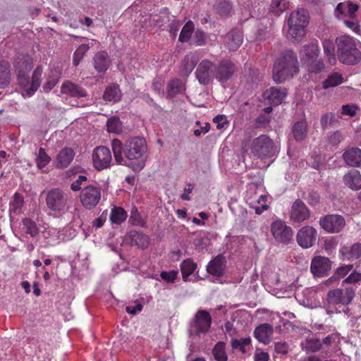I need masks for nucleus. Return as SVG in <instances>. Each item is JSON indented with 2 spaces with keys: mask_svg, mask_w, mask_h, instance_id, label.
<instances>
[{
  "mask_svg": "<svg viewBox=\"0 0 361 361\" xmlns=\"http://www.w3.org/2000/svg\"><path fill=\"white\" fill-rule=\"evenodd\" d=\"M111 149L117 164L127 166L134 171H140L145 167L147 145L144 138L133 137L124 143L118 139H113Z\"/></svg>",
  "mask_w": 361,
  "mask_h": 361,
  "instance_id": "f257e3e1",
  "label": "nucleus"
},
{
  "mask_svg": "<svg viewBox=\"0 0 361 361\" xmlns=\"http://www.w3.org/2000/svg\"><path fill=\"white\" fill-rule=\"evenodd\" d=\"M16 73L17 82L24 89L25 94L31 97L37 90L41 84L42 68L40 66L34 70L30 82V71L33 67L32 58L27 54H18L13 63Z\"/></svg>",
  "mask_w": 361,
  "mask_h": 361,
  "instance_id": "f03ea898",
  "label": "nucleus"
},
{
  "mask_svg": "<svg viewBox=\"0 0 361 361\" xmlns=\"http://www.w3.org/2000/svg\"><path fill=\"white\" fill-rule=\"evenodd\" d=\"M299 71L297 54L291 49L281 52L273 67V79L276 83H282L292 78Z\"/></svg>",
  "mask_w": 361,
  "mask_h": 361,
  "instance_id": "7ed1b4c3",
  "label": "nucleus"
},
{
  "mask_svg": "<svg viewBox=\"0 0 361 361\" xmlns=\"http://www.w3.org/2000/svg\"><path fill=\"white\" fill-rule=\"evenodd\" d=\"M337 46L338 60L346 65H356L361 60V52L357 48L353 38L343 35L337 37L335 42Z\"/></svg>",
  "mask_w": 361,
  "mask_h": 361,
  "instance_id": "20e7f679",
  "label": "nucleus"
},
{
  "mask_svg": "<svg viewBox=\"0 0 361 361\" xmlns=\"http://www.w3.org/2000/svg\"><path fill=\"white\" fill-rule=\"evenodd\" d=\"M251 154L260 159L272 158L278 153V147L267 135L254 138L250 145Z\"/></svg>",
  "mask_w": 361,
  "mask_h": 361,
  "instance_id": "39448f33",
  "label": "nucleus"
},
{
  "mask_svg": "<svg viewBox=\"0 0 361 361\" xmlns=\"http://www.w3.org/2000/svg\"><path fill=\"white\" fill-rule=\"evenodd\" d=\"M46 204L54 213L64 214L69 209L68 195L59 188H53L47 194Z\"/></svg>",
  "mask_w": 361,
  "mask_h": 361,
  "instance_id": "423d86ee",
  "label": "nucleus"
},
{
  "mask_svg": "<svg viewBox=\"0 0 361 361\" xmlns=\"http://www.w3.org/2000/svg\"><path fill=\"white\" fill-rule=\"evenodd\" d=\"M212 317L207 310H198L194 316L191 323V329H189V336H200L201 334L207 333L212 324Z\"/></svg>",
  "mask_w": 361,
  "mask_h": 361,
  "instance_id": "0eeeda50",
  "label": "nucleus"
},
{
  "mask_svg": "<svg viewBox=\"0 0 361 361\" xmlns=\"http://www.w3.org/2000/svg\"><path fill=\"white\" fill-rule=\"evenodd\" d=\"M271 231L274 239L280 243L288 245L293 240V230L286 223L276 220L271 224Z\"/></svg>",
  "mask_w": 361,
  "mask_h": 361,
  "instance_id": "6e6552de",
  "label": "nucleus"
},
{
  "mask_svg": "<svg viewBox=\"0 0 361 361\" xmlns=\"http://www.w3.org/2000/svg\"><path fill=\"white\" fill-rule=\"evenodd\" d=\"M355 295L354 290L350 287L345 289L335 288L328 292L326 299L332 305H348L352 302Z\"/></svg>",
  "mask_w": 361,
  "mask_h": 361,
  "instance_id": "1a4fd4ad",
  "label": "nucleus"
},
{
  "mask_svg": "<svg viewBox=\"0 0 361 361\" xmlns=\"http://www.w3.org/2000/svg\"><path fill=\"white\" fill-rule=\"evenodd\" d=\"M100 199V188L93 185L84 188L80 194V200L83 207L87 209L94 208L98 204Z\"/></svg>",
  "mask_w": 361,
  "mask_h": 361,
  "instance_id": "9d476101",
  "label": "nucleus"
},
{
  "mask_svg": "<svg viewBox=\"0 0 361 361\" xmlns=\"http://www.w3.org/2000/svg\"><path fill=\"white\" fill-rule=\"evenodd\" d=\"M319 225L327 233H336L343 230L345 221L341 215L327 214L320 219Z\"/></svg>",
  "mask_w": 361,
  "mask_h": 361,
  "instance_id": "9b49d317",
  "label": "nucleus"
},
{
  "mask_svg": "<svg viewBox=\"0 0 361 361\" xmlns=\"http://www.w3.org/2000/svg\"><path fill=\"white\" fill-rule=\"evenodd\" d=\"M236 71L237 67L229 59H223L217 66L214 65V76L221 83L229 80Z\"/></svg>",
  "mask_w": 361,
  "mask_h": 361,
  "instance_id": "f8f14e48",
  "label": "nucleus"
},
{
  "mask_svg": "<svg viewBox=\"0 0 361 361\" xmlns=\"http://www.w3.org/2000/svg\"><path fill=\"white\" fill-rule=\"evenodd\" d=\"M92 160L94 168L99 171L109 168L112 161L110 149L104 146L96 147L92 154Z\"/></svg>",
  "mask_w": 361,
  "mask_h": 361,
  "instance_id": "ddd939ff",
  "label": "nucleus"
},
{
  "mask_svg": "<svg viewBox=\"0 0 361 361\" xmlns=\"http://www.w3.org/2000/svg\"><path fill=\"white\" fill-rule=\"evenodd\" d=\"M317 238V230L310 226L302 227L297 233L298 244L302 248L307 249L312 247Z\"/></svg>",
  "mask_w": 361,
  "mask_h": 361,
  "instance_id": "4468645a",
  "label": "nucleus"
},
{
  "mask_svg": "<svg viewBox=\"0 0 361 361\" xmlns=\"http://www.w3.org/2000/svg\"><path fill=\"white\" fill-rule=\"evenodd\" d=\"M289 217L292 221L300 224L310 218V211L300 199H297L292 204Z\"/></svg>",
  "mask_w": 361,
  "mask_h": 361,
  "instance_id": "2eb2a0df",
  "label": "nucleus"
},
{
  "mask_svg": "<svg viewBox=\"0 0 361 361\" xmlns=\"http://www.w3.org/2000/svg\"><path fill=\"white\" fill-rule=\"evenodd\" d=\"M212 72L214 73V64L208 59H204L197 68L196 78L201 85H208L212 81Z\"/></svg>",
  "mask_w": 361,
  "mask_h": 361,
  "instance_id": "dca6fc26",
  "label": "nucleus"
},
{
  "mask_svg": "<svg viewBox=\"0 0 361 361\" xmlns=\"http://www.w3.org/2000/svg\"><path fill=\"white\" fill-rule=\"evenodd\" d=\"M331 268V262L328 257H314L311 262L310 271L316 277H323L328 274Z\"/></svg>",
  "mask_w": 361,
  "mask_h": 361,
  "instance_id": "f3484780",
  "label": "nucleus"
},
{
  "mask_svg": "<svg viewBox=\"0 0 361 361\" xmlns=\"http://www.w3.org/2000/svg\"><path fill=\"white\" fill-rule=\"evenodd\" d=\"M286 95V88L281 87H270L263 93V97L265 100H267L269 104L276 106L282 103Z\"/></svg>",
  "mask_w": 361,
  "mask_h": 361,
  "instance_id": "a211bd4d",
  "label": "nucleus"
},
{
  "mask_svg": "<svg viewBox=\"0 0 361 361\" xmlns=\"http://www.w3.org/2000/svg\"><path fill=\"white\" fill-rule=\"evenodd\" d=\"M274 333L273 326L268 324L264 323L257 326L254 330L255 338L263 344H269L271 341V336Z\"/></svg>",
  "mask_w": 361,
  "mask_h": 361,
  "instance_id": "6ab92c4d",
  "label": "nucleus"
},
{
  "mask_svg": "<svg viewBox=\"0 0 361 361\" xmlns=\"http://www.w3.org/2000/svg\"><path fill=\"white\" fill-rule=\"evenodd\" d=\"M61 92L77 98L85 97L87 95L86 90L82 86L70 80H66L62 84Z\"/></svg>",
  "mask_w": 361,
  "mask_h": 361,
  "instance_id": "aec40b11",
  "label": "nucleus"
},
{
  "mask_svg": "<svg viewBox=\"0 0 361 361\" xmlns=\"http://www.w3.org/2000/svg\"><path fill=\"white\" fill-rule=\"evenodd\" d=\"M300 53L301 55V61L305 63L310 60L314 59V57H318L320 49L317 42H311L304 44Z\"/></svg>",
  "mask_w": 361,
  "mask_h": 361,
  "instance_id": "412c9836",
  "label": "nucleus"
},
{
  "mask_svg": "<svg viewBox=\"0 0 361 361\" xmlns=\"http://www.w3.org/2000/svg\"><path fill=\"white\" fill-rule=\"evenodd\" d=\"M111 65V60L106 51H100L93 57V66L98 73L106 72Z\"/></svg>",
  "mask_w": 361,
  "mask_h": 361,
  "instance_id": "4be33fe9",
  "label": "nucleus"
},
{
  "mask_svg": "<svg viewBox=\"0 0 361 361\" xmlns=\"http://www.w3.org/2000/svg\"><path fill=\"white\" fill-rule=\"evenodd\" d=\"M224 268L225 258L223 255H219L209 262L207 266V271L209 274L219 277L224 274Z\"/></svg>",
  "mask_w": 361,
  "mask_h": 361,
  "instance_id": "5701e85b",
  "label": "nucleus"
},
{
  "mask_svg": "<svg viewBox=\"0 0 361 361\" xmlns=\"http://www.w3.org/2000/svg\"><path fill=\"white\" fill-rule=\"evenodd\" d=\"M339 252L343 260L353 262L361 256V243H355L351 247L343 246Z\"/></svg>",
  "mask_w": 361,
  "mask_h": 361,
  "instance_id": "b1692460",
  "label": "nucleus"
},
{
  "mask_svg": "<svg viewBox=\"0 0 361 361\" xmlns=\"http://www.w3.org/2000/svg\"><path fill=\"white\" fill-rule=\"evenodd\" d=\"M75 157V152L71 147L62 149L56 157V167L58 169L67 168L73 161Z\"/></svg>",
  "mask_w": 361,
  "mask_h": 361,
  "instance_id": "393cba45",
  "label": "nucleus"
},
{
  "mask_svg": "<svg viewBox=\"0 0 361 361\" xmlns=\"http://www.w3.org/2000/svg\"><path fill=\"white\" fill-rule=\"evenodd\" d=\"M128 238L131 245H135L142 249L147 248L149 243L148 235L142 231H130L128 233Z\"/></svg>",
  "mask_w": 361,
  "mask_h": 361,
  "instance_id": "a878e982",
  "label": "nucleus"
},
{
  "mask_svg": "<svg viewBox=\"0 0 361 361\" xmlns=\"http://www.w3.org/2000/svg\"><path fill=\"white\" fill-rule=\"evenodd\" d=\"M343 158L348 166L360 167L361 166V149L357 147L348 149L343 153Z\"/></svg>",
  "mask_w": 361,
  "mask_h": 361,
  "instance_id": "bb28decb",
  "label": "nucleus"
},
{
  "mask_svg": "<svg viewBox=\"0 0 361 361\" xmlns=\"http://www.w3.org/2000/svg\"><path fill=\"white\" fill-rule=\"evenodd\" d=\"M343 182L350 189L358 190L361 189V174L357 170H351L343 176Z\"/></svg>",
  "mask_w": 361,
  "mask_h": 361,
  "instance_id": "cd10ccee",
  "label": "nucleus"
},
{
  "mask_svg": "<svg viewBox=\"0 0 361 361\" xmlns=\"http://www.w3.org/2000/svg\"><path fill=\"white\" fill-rule=\"evenodd\" d=\"M309 23V16L307 11L300 9L291 13L288 24H295L298 25L307 27Z\"/></svg>",
  "mask_w": 361,
  "mask_h": 361,
  "instance_id": "c85d7f7f",
  "label": "nucleus"
},
{
  "mask_svg": "<svg viewBox=\"0 0 361 361\" xmlns=\"http://www.w3.org/2000/svg\"><path fill=\"white\" fill-rule=\"evenodd\" d=\"M121 91L118 85H111L106 87L103 99L107 102H117L121 98Z\"/></svg>",
  "mask_w": 361,
  "mask_h": 361,
  "instance_id": "c756f323",
  "label": "nucleus"
},
{
  "mask_svg": "<svg viewBox=\"0 0 361 361\" xmlns=\"http://www.w3.org/2000/svg\"><path fill=\"white\" fill-rule=\"evenodd\" d=\"M227 47L231 51L237 50L243 42L241 33L236 30H233L226 35Z\"/></svg>",
  "mask_w": 361,
  "mask_h": 361,
  "instance_id": "7c9ffc66",
  "label": "nucleus"
},
{
  "mask_svg": "<svg viewBox=\"0 0 361 361\" xmlns=\"http://www.w3.org/2000/svg\"><path fill=\"white\" fill-rule=\"evenodd\" d=\"M301 348L306 353H314L322 349V341L319 338H307L301 343Z\"/></svg>",
  "mask_w": 361,
  "mask_h": 361,
  "instance_id": "2f4dec72",
  "label": "nucleus"
},
{
  "mask_svg": "<svg viewBox=\"0 0 361 361\" xmlns=\"http://www.w3.org/2000/svg\"><path fill=\"white\" fill-rule=\"evenodd\" d=\"M11 81L10 65L6 61H0V87L5 88Z\"/></svg>",
  "mask_w": 361,
  "mask_h": 361,
  "instance_id": "473e14b6",
  "label": "nucleus"
},
{
  "mask_svg": "<svg viewBox=\"0 0 361 361\" xmlns=\"http://www.w3.org/2000/svg\"><path fill=\"white\" fill-rule=\"evenodd\" d=\"M288 37L293 42H300L302 37L305 35V26L298 25L295 24H288Z\"/></svg>",
  "mask_w": 361,
  "mask_h": 361,
  "instance_id": "72a5a7b5",
  "label": "nucleus"
},
{
  "mask_svg": "<svg viewBox=\"0 0 361 361\" xmlns=\"http://www.w3.org/2000/svg\"><path fill=\"white\" fill-rule=\"evenodd\" d=\"M307 71L310 73L318 74L323 72L325 69V64L322 59L314 57V59L310 60L303 63Z\"/></svg>",
  "mask_w": 361,
  "mask_h": 361,
  "instance_id": "f704fd0d",
  "label": "nucleus"
},
{
  "mask_svg": "<svg viewBox=\"0 0 361 361\" xmlns=\"http://www.w3.org/2000/svg\"><path fill=\"white\" fill-rule=\"evenodd\" d=\"M196 66L195 57L190 55L185 56L180 67V73L182 76H188Z\"/></svg>",
  "mask_w": 361,
  "mask_h": 361,
  "instance_id": "c9c22d12",
  "label": "nucleus"
},
{
  "mask_svg": "<svg viewBox=\"0 0 361 361\" xmlns=\"http://www.w3.org/2000/svg\"><path fill=\"white\" fill-rule=\"evenodd\" d=\"M197 269V264H195L192 259H186L183 260L180 264V271L184 281H188V278Z\"/></svg>",
  "mask_w": 361,
  "mask_h": 361,
  "instance_id": "e433bc0d",
  "label": "nucleus"
},
{
  "mask_svg": "<svg viewBox=\"0 0 361 361\" xmlns=\"http://www.w3.org/2000/svg\"><path fill=\"white\" fill-rule=\"evenodd\" d=\"M324 52L328 58V61L331 65H335L336 58L335 55V47L332 40L324 39L322 43Z\"/></svg>",
  "mask_w": 361,
  "mask_h": 361,
  "instance_id": "4c0bfd02",
  "label": "nucleus"
},
{
  "mask_svg": "<svg viewBox=\"0 0 361 361\" xmlns=\"http://www.w3.org/2000/svg\"><path fill=\"white\" fill-rule=\"evenodd\" d=\"M307 126L305 121H298L293 127V134L297 141H301L307 136Z\"/></svg>",
  "mask_w": 361,
  "mask_h": 361,
  "instance_id": "58836bf2",
  "label": "nucleus"
},
{
  "mask_svg": "<svg viewBox=\"0 0 361 361\" xmlns=\"http://www.w3.org/2000/svg\"><path fill=\"white\" fill-rule=\"evenodd\" d=\"M212 353L216 361H227L228 355L226 352V343L219 341L213 348Z\"/></svg>",
  "mask_w": 361,
  "mask_h": 361,
  "instance_id": "ea45409f",
  "label": "nucleus"
},
{
  "mask_svg": "<svg viewBox=\"0 0 361 361\" xmlns=\"http://www.w3.org/2000/svg\"><path fill=\"white\" fill-rule=\"evenodd\" d=\"M343 82L342 75L338 73H333L324 82L323 88L324 90L334 87L341 85Z\"/></svg>",
  "mask_w": 361,
  "mask_h": 361,
  "instance_id": "a19ab883",
  "label": "nucleus"
},
{
  "mask_svg": "<svg viewBox=\"0 0 361 361\" xmlns=\"http://www.w3.org/2000/svg\"><path fill=\"white\" fill-rule=\"evenodd\" d=\"M110 220L113 224H120L126 219L127 213L122 207H114L110 214Z\"/></svg>",
  "mask_w": 361,
  "mask_h": 361,
  "instance_id": "79ce46f5",
  "label": "nucleus"
},
{
  "mask_svg": "<svg viewBox=\"0 0 361 361\" xmlns=\"http://www.w3.org/2000/svg\"><path fill=\"white\" fill-rule=\"evenodd\" d=\"M90 46L89 44H82L80 45L77 49L73 53V64L75 66H78L84 57V56L86 54V53L90 49Z\"/></svg>",
  "mask_w": 361,
  "mask_h": 361,
  "instance_id": "37998d69",
  "label": "nucleus"
},
{
  "mask_svg": "<svg viewBox=\"0 0 361 361\" xmlns=\"http://www.w3.org/2000/svg\"><path fill=\"white\" fill-rule=\"evenodd\" d=\"M194 29L195 25L193 22L191 20L188 21L182 28L178 38L179 41L181 42H188L191 38V35L193 32Z\"/></svg>",
  "mask_w": 361,
  "mask_h": 361,
  "instance_id": "c03bdc74",
  "label": "nucleus"
},
{
  "mask_svg": "<svg viewBox=\"0 0 361 361\" xmlns=\"http://www.w3.org/2000/svg\"><path fill=\"white\" fill-rule=\"evenodd\" d=\"M122 123L118 116H112L107 120L106 128L110 133H120L122 131Z\"/></svg>",
  "mask_w": 361,
  "mask_h": 361,
  "instance_id": "a18cd8bd",
  "label": "nucleus"
},
{
  "mask_svg": "<svg viewBox=\"0 0 361 361\" xmlns=\"http://www.w3.org/2000/svg\"><path fill=\"white\" fill-rule=\"evenodd\" d=\"M23 225L25 228V233L30 234L32 237L36 236L39 233L38 228L35 221L29 218H25L22 221Z\"/></svg>",
  "mask_w": 361,
  "mask_h": 361,
  "instance_id": "49530a36",
  "label": "nucleus"
},
{
  "mask_svg": "<svg viewBox=\"0 0 361 361\" xmlns=\"http://www.w3.org/2000/svg\"><path fill=\"white\" fill-rule=\"evenodd\" d=\"M24 203L23 196L16 192L13 196V201L10 203L9 212L10 213H17L23 207Z\"/></svg>",
  "mask_w": 361,
  "mask_h": 361,
  "instance_id": "de8ad7c7",
  "label": "nucleus"
},
{
  "mask_svg": "<svg viewBox=\"0 0 361 361\" xmlns=\"http://www.w3.org/2000/svg\"><path fill=\"white\" fill-rule=\"evenodd\" d=\"M51 161L50 157L46 153L45 149L40 147L36 158V163L39 169L45 167Z\"/></svg>",
  "mask_w": 361,
  "mask_h": 361,
  "instance_id": "09e8293b",
  "label": "nucleus"
},
{
  "mask_svg": "<svg viewBox=\"0 0 361 361\" xmlns=\"http://www.w3.org/2000/svg\"><path fill=\"white\" fill-rule=\"evenodd\" d=\"M287 0H273L271 4V9L273 13L279 16L287 8Z\"/></svg>",
  "mask_w": 361,
  "mask_h": 361,
  "instance_id": "8fccbe9b",
  "label": "nucleus"
},
{
  "mask_svg": "<svg viewBox=\"0 0 361 361\" xmlns=\"http://www.w3.org/2000/svg\"><path fill=\"white\" fill-rule=\"evenodd\" d=\"M251 339L250 337L241 338L240 340L233 338L231 340V347L233 349H239L242 353H245V346L250 344Z\"/></svg>",
  "mask_w": 361,
  "mask_h": 361,
  "instance_id": "3c124183",
  "label": "nucleus"
},
{
  "mask_svg": "<svg viewBox=\"0 0 361 361\" xmlns=\"http://www.w3.org/2000/svg\"><path fill=\"white\" fill-rule=\"evenodd\" d=\"M182 82L178 79L171 80L168 85V95L173 97L180 92Z\"/></svg>",
  "mask_w": 361,
  "mask_h": 361,
  "instance_id": "603ef678",
  "label": "nucleus"
},
{
  "mask_svg": "<svg viewBox=\"0 0 361 361\" xmlns=\"http://www.w3.org/2000/svg\"><path fill=\"white\" fill-rule=\"evenodd\" d=\"M129 221H131L133 225L141 227H145L146 224L145 221L141 218L137 208L132 209Z\"/></svg>",
  "mask_w": 361,
  "mask_h": 361,
  "instance_id": "864d4df0",
  "label": "nucleus"
},
{
  "mask_svg": "<svg viewBox=\"0 0 361 361\" xmlns=\"http://www.w3.org/2000/svg\"><path fill=\"white\" fill-rule=\"evenodd\" d=\"M336 121L335 116L333 113L324 114L321 118V126L323 129L331 126Z\"/></svg>",
  "mask_w": 361,
  "mask_h": 361,
  "instance_id": "5fc2aeb1",
  "label": "nucleus"
},
{
  "mask_svg": "<svg viewBox=\"0 0 361 361\" xmlns=\"http://www.w3.org/2000/svg\"><path fill=\"white\" fill-rule=\"evenodd\" d=\"M346 10L345 17H349L353 19L355 17V13L359 9V6L356 4H353L351 1H346Z\"/></svg>",
  "mask_w": 361,
  "mask_h": 361,
  "instance_id": "6e6d98bb",
  "label": "nucleus"
},
{
  "mask_svg": "<svg viewBox=\"0 0 361 361\" xmlns=\"http://www.w3.org/2000/svg\"><path fill=\"white\" fill-rule=\"evenodd\" d=\"M192 44L196 46H202L205 44V34L200 30H197L192 37Z\"/></svg>",
  "mask_w": 361,
  "mask_h": 361,
  "instance_id": "4d7b16f0",
  "label": "nucleus"
},
{
  "mask_svg": "<svg viewBox=\"0 0 361 361\" xmlns=\"http://www.w3.org/2000/svg\"><path fill=\"white\" fill-rule=\"evenodd\" d=\"M357 110V106L355 104H345L341 107V114L353 117L355 116Z\"/></svg>",
  "mask_w": 361,
  "mask_h": 361,
  "instance_id": "13d9d810",
  "label": "nucleus"
},
{
  "mask_svg": "<svg viewBox=\"0 0 361 361\" xmlns=\"http://www.w3.org/2000/svg\"><path fill=\"white\" fill-rule=\"evenodd\" d=\"M177 271H163L160 274L161 278L167 283H173L177 277Z\"/></svg>",
  "mask_w": 361,
  "mask_h": 361,
  "instance_id": "bf43d9fd",
  "label": "nucleus"
},
{
  "mask_svg": "<svg viewBox=\"0 0 361 361\" xmlns=\"http://www.w3.org/2000/svg\"><path fill=\"white\" fill-rule=\"evenodd\" d=\"M108 215V211L104 210L99 217L94 220V221L92 222V226L96 228H101L104 225V222L106 221Z\"/></svg>",
  "mask_w": 361,
  "mask_h": 361,
  "instance_id": "052dcab7",
  "label": "nucleus"
},
{
  "mask_svg": "<svg viewBox=\"0 0 361 361\" xmlns=\"http://www.w3.org/2000/svg\"><path fill=\"white\" fill-rule=\"evenodd\" d=\"M274 349L276 353L286 355L288 353L289 345L286 342H276Z\"/></svg>",
  "mask_w": 361,
  "mask_h": 361,
  "instance_id": "680f3d73",
  "label": "nucleus"
},
{
  "mask_svg": "<svg viewBox=\"0 0 361 361\" xmlns=\"http://www.w3.org/2000/svg\"><path fill=\"white\" fill-rule=\"evenodd\" d=\"M346 1L341 2L337 4L335 10L334 14L337 18H341L342 17H345V10H346Z\"/></svg>",
  "mask_w": 361,
  "mask_h": 361,
  "instance_id": "e2e57ef3",
  "label": "nucleus"
},
{
  "mask_svg": "<svg viewBox=\"0 0 361 361\" xmlns=\"http://www.w3.org/2000/svg\"><path fill=\"white\" fill-rule=\"evenodd\" d=\"M353 269V264L341 266L336 269V274L338 276H339V279H340V278L344 277L345 275H347Z\"/></svg>",
  "mask_w": 361,
  "mask_h": 361,
  "instance_id": "0e129e2a",
  "label": "nucleus"
},
{
  "mask_svg": "<svg viewBox=\"0 0 361 361\" xmlns=\"http://www.w3.org/2000/svg\"><path fill=\"white\" fill-rule=\"evenodd\" d=\"M361 281V274L357 271L351 273L346 279L343 280L345 283H355Z\"/></svg>",
  "mask_w": 361,
  "mask_h": 361,
  "instance_id": "69168bd1",
  "label": "nucleus"
},
{
  "mask_svg": "<svg viewBox=\"0 0 361 361\" xmlns=\"http://www.w3.org/2000/svg\"><path fill=\"white\" fill-rule=\"evenodd\" d=\"M87 177L83 175H80L78 179L71 183V188L73 191H79L81 189V184L87 180Z\"/></svg>",
  "mask_w": 361,
  "mask_h": 361,
  "instance_id": "338daca9",
  "label": "nucleus"
},
{
  "mask_svg": "<svg viewBox=\"0 0 361 361\" xmlns=\"http://www.w3.org/2000/svg\"><path fill=\"white\" fill-rule=\"evenodd\" d=\"M214 123H216L218 129H221L225 125L228 124V121L224 115H217L213 118Z\"/></svg>",
  "mask_w": 361,
  "mask_h": 361,
  "instance_id": "774afa93",
  "label": "nucleus"
}]
</instances>
